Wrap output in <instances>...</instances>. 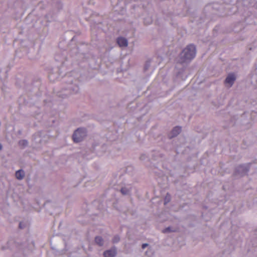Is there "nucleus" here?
Masks as SVG:
<instances>
[{
  "instance_id": "nucleus-1",
  "label": "nucleus",
  "mask_w": 257,
  "mask_h": 257,
  "mask_svg": "<svg viewBox=\"0 0 257 257\" xmlns=\"http://www.w3.org/2000/svg\"><path fill=\"white\" fill-rule=\"evenodd\" d=\"M196 47L193 44H190L185 48L180 55L179 63L189 62L194 58L196 55Z\"/></svg>"
},
{
  "instance_id": "nucleus-2",
  "label": "nucleus",
  "mask_w": 257,
  "mask_h": 257,
  "mask_svg": "<svg viewBox=\"0 0 257 257\" xmlns=\"http://www.w3.org/2000/svg\"><path fill=\"white\" fill-rule=\"evenodd\" d=\"M87 135V131L85 128H78L74 132L72 138L75 143L81 142Z\"/></svg>"
},
{
  "instance_id": "nucleus-3",
  "label": "nucleus",
  "mask_w": 257,
  "mask_h": 257,
  "mask_svg": "<svg viewBox=\"0 0 257 257\" xmlns=\"http://www.w3.org/2000/svg\"><path fill=\"white\" fill-rule=\"evenodd\" d=\"M64 90L66 92L64 94H59V95L62 97H65L69 94L77 93L79 91V87L77 85H74L72 83H69L67 86L65 87Z\"/></svg>"
},
{
  "instance_id": "nucleus-4",
  "label": "nucleus",
  "mask_w": 257,
  "mask_h": 257,
  "mask_svg": "<svg viewBox=\"0 0 257 257\" xmlns=\"http://www.w3.org/2000/svg\"><path fill=\"white\" fill-rule=\"evenodd\" d=\"M250 164H242L238 166L235 170V174L243 176L247 174L249 171Z\"/></svg>"
},
{
  "instance_id": "nucleus-5",
  "label": "nucleus",
  "mask_w": 257,
  "mask_h": 257,
  "mask_svg": "<svg viewBox=\"0 0 257 257\" xmlns=\"http://www.w3.org/2000/svg\"><path fill=\"white\" fill-rule=\"evenodd\" d=\"M117 254L116 248L115 246L111 247L110 249L105 250L103 255L104 257H115Z\"/></svg>"
},
{
  "instance_id": "nucleus-6",
  "label": "nucleus",
  "mask_w": 257,
  "mask_h": 257,
  "mask_svg": "<svg viewBox=\"0 0 257 257\" xmlns=\"http://www.w3.org/2000/svg\"><path fill=\"white\" fill-rule=\"evenodd\" d=\"M20 245L15 242L14 239H10L7 242V245L4 249L9 248L14 250L15 248L20 249Z\"/></svg>"
},
{
  "instance_id": "nucleus-7",
  "label": "nucleus",
  "mask_w": 257,
  "mask_h": 257,
  "mask_svg": "<svg viewBox=\"0 0 257 257\" xmlns=\"http://www.w3.org/2000/svg\"><path fill=\"white\" fill-rule=\"evenodd\" d=\"M235 79L236 78L234 74L230 73L226 77L224 83L225 84H228L230 86H231L233 84Z\"/></svg>"
},
{
  "instance_id": "nucleus-8",
  "label": "nucleus",
  "mask_w": 257,
  "mask_h": 257,
  "mask_svg": "<svg viewBox=\"0 0 257 257\" xmlns=\"http://www.w3.org/2000/svg\"><path fill=\"white\" fill-rule=\"evenodd\" d=\"M132 186L131 185H126L121 187L120 192L123 195H130L132 191Z\"/></svg>"
},
{
  "instance_id": "nucleus-9",
  "label": "nucleus",
  "mask_w": 257,
  "mask_h": 257,
  "mask_svg": "<svg viewBox=\"0 0 257 257\" xmlns=\"http://www.w3.org/2000/svg\"><path fill=\"white\" fill-rule=\"evenodd\" d=\"M116 42L118 46L120 47H127L128 45V41L125 38L119 37L117 38Z\"/></svg>"
},
{
  "instance_id": "nucleus-10",
  "label": "nucleus",
  "mask_w": 257,
  "mask_h": 257,
  "mask_svg": "<svg viewBox=\"0 0 257 257\" xmlns=\"http://www.w3.org/2000/svg\"><path fill=\"white\" fill-rule=\"evenodd\" d=\"M181 132V127L180 126H175L173 128L171 132V136L169 137L170 138H172L176 137Z\"/></svg>"
},
{
  "instance_id": "nucleus-11",
  "label": "nucleus",
  "mask_w": 257,
  "mask_h": 257,
  "mask_svg": "<svg viewBox=\"0 0 257 257\" xmlns=\"http://www.w3.org/2000/svg\"><path fill=\"white\" fill-rule=\"evenodd\" d=\"M95 242L96 244L99 246H102L104 244V240L102 237L100 236H96L94 239Z\"/></svg>"
},
{
  "instance_id": "nucleus-12",
  "label": "nucleus",
  "mask_w": 257,
  "mask_h": 257,
  "mask_svg": "<svg viewBox=\"0 0 257 257\" xmlns=\"http://www.w3.org/2000/svg\"><path fill=\"white\" fill-rule=\"evenodd\" d=\"M25 176V172L24 171L21 169V170H19L18 171H17L16 172V177L17 178V179H18V180H22L24 178Z\"/></svg>"
},
{
  "instance_id": "nucleus-13",
  "label": "nucleus",
  "mask_w": 257,
  "mask_h": 257,
  "mask_svg": "<svg viewBox=\"0 0 257 257\" xmlns=\"http://www.w3.org/2000/svg\"><path fill=\"white\" fill-rule=\"evenodd\" d=\"M28 144V142L26 140H22L19 142V146L23 147V148L26 147Z\"/></svg>"
},
{
  "instance_id": "nucleus-14",
  "label": "nucleus",
  "mask_w": 257,
  "mask_h": 257,
  "mask_svg": "<svg viewBox=\"0 0 257 257\" xmlns=\"http://www.w3.org/2000/svg\"><path fill=\"white\" fill-rule=\"evenodd\" d=\"M171 200V195L168 193L164 198V204H167Z\"/></svg>"
},
{
  "instance_id": "nucleus-15",
  "label": "nucleus",
  "mask_w": 257,
  "mask_h": 257,
  "mask_svg": "<svg viewBox=\"0 0 257 257\" xmlns=\"http://www.w3.org/2000/svg\"><path fill=\"white\" fill-rule=\"evenodd\" d=\"M120 240V237L118 235H115L112 238V241L114 243H117Z\"/></svg>"
},
{
  "instance_id": "nucleus-16",
  "label": "nucleus",
  "mask_w": 257,
  "mask_h": 257,
  "mask_svg": "<svg viewBox=\"0 0 257 257\" xmlns=\"http://www.w3.org/2000/svg\"><path fill=\"white\" fill-rule=\"evenodd\" d=\"M171 231H172V230H171V228L170 227H168L166 228L163 231V232L164 233H167V232H171Z\"/></svg>"
},
{
  "instance_id": "nucleus-17",
  "label": "nucleus",
  "mask_w": 257,
  "mask_h": 257,
  "mask_svg": "<svg viewBox=\"0 0 257 257\" xmlns=\"http://www.w3.org/2000/svg\"><path fill=\"white\" fill-rule=\"evenodd\" d=\"M150 61L147 62L146 64H145V68H144L145 70H147L149 68V67L150 66Z\"/></svg>"
},
{
  "instance_id": "nucleus-18",
  "label": "nucleus",
  "mask_w": 257,
  "mask_h": 257,
  "mask_svg": "<svg viewBox=\"0 0 257 257\" xmlns=\"http://www.w3.org/2000/svg\"><path fill=\"white\" fill-rule=\"evenodd\" d=\"M149 245L148 243H143L142 245V248L143 249H145L146 247H147Z\"/></svg>"
},
{
  "instance_id": "nucleus-19",
  "label": "nucleus",
  "mask_w": 257,
  "mask_h": 257,
  "mask_svg": "<svg viewBox=\"0 0 257 257\" xmlns=\"http://www.w3.org/2000/svg\"><path fill=\"white\" fill-rule=\"evenodd\" d=\"M49 79H50V80H54L53 79V78H52V74H50V75H49Z\"/></svg>"
},
{
  "instance_id": "nucleus-20",
  "label": "nucleus",
  "mask_w": 257,
  "mask_h": 257,
  "mask_svg": "<svg viewBox=\"0 0 257 257\" xmlns=\"http://www.w3.org/2000/svg\"><path fill=\"white\" fill-rule=\"evenodd\" d=\"M145 158V155H142L141 157H140V159L141 160H144Z\"/></svg>"
},
{
  "instance_id": "nucleus-21",
  "label": "nucleus",
  "mask_w": 257,
  "mask_h": 257,
  "mask_svg": "<svg viewBox=\"0 0 257 257\" xmlns=\"http://www.w3.org/2000/svg\"><path fill=\"white\" fill-rule=\"evenodd\" d=\"M19 227H20V228H22V223H20V224H19Z\"/></svg>"
},
{
  "instance_id": "nucleus-22",
  "label": "nucleus",
  "mask_w": 257,
  "mask_h": 257,
  "mask_svg": "<svg viewBox=\"0 0 257 257\" xmlns=\"http://www.w3.org/2000/svg\"><path fill=\"white\" fill-rule=\"evenodd\" d=\"M2 145L0 144V150H2Z\"/></svg>"
},
{
  "instance_id": "nucleus-23",
  "label": "nucleus",
  "mask_w": 257,
  "mask_h": 257,
  "mask_svg": "<svg viewBox=\"0 0 257 257\" xmlns=\"http://www.w3.org/2000/svg\"><path fill=\"white\" fill-rule=\"evenodd\" d=\"M151 22H152V20H150V21L148 22V24H150V23H151Z\"/></svg>"
}]
</instances>
